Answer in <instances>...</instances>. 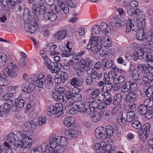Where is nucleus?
Instances as JSON below:
<instances>
[{"instance_id": "obj_11", "label": "nucleus", "mask_w": 153, "mask_h": 153, "mask_svg": "<svg viewBox=\"0 0 153 153\" xmlns=\"http://www.w3.org/2000/svg\"><path fill=\"white\" fill-rule=\"evenodd\" d=\"M138 72L142 75H145L144 74H147L151 71L150 68L144 64H139L137 67Z\"/></svg>"}, {"instance_id": "obj_59", "label": "nucleus", "mask_w": 153, "mask_h": 153, "mask_svg": "<svg viewBox=\"0 0 153 153\" xmlns=\"http://www.w3.org/2000/svg\"><path fill=\"white\" fill-rule=\"evenodd\" d=\"M39 6H37L36 4H33L32 6V10L33 14L36 16L39 15V11H38Z\"/></svg>"}, {"instance_id": "obj_36", "label": "nucleus", "mask_w": 153, "mask_h": 153, "mask_svg": "<svg viewBox=\"0 0 153 153\" xmlns=\"http://www.w3.org/2000/svg\"><path fill=\"white\" fill-rule=\"evenodd\" d=\"M138 112L141 115H144L148 110V108L143 104L140 105L137 108Z\"/></svg>"}, {"instance_id": "obj_24", "label": "nucleus", "mask_w": 153, "mask_h": 153, "mask_svg": "<svg viewBox=\"0 0 153 153\" xmlns=\"http://www.w3.org/2000/svg\"><path fill=\"white\" fill-rule=\"evenodd\" d=\"M57 143L58 146H66L68 143L66 139L64 137L60 136L57 138Z\"/></svg>"}, {"instance_id": "obj_19", "label": "nucleus", "mask_w": 153, "mask_h": 153, "mask_svg": "<svg viewBox=\"0 0 153 153\" xmlns=\"http://www.w3.org/2000/svg\"><path fill=\"white\" fill-rule=\"evenodd\" d=\"M4 145L0 147V153H12V150L9 148V144L4 142Z\"/></svg>"}, {"instance_id": "obj_17", "label": "nucleus", "mask_w": 153, "mask_h": 153, "mask_svg": "<svg viewBox=\"0 0 153 153\" xmlns=\"http://www.w3.org/2000/svg\"><path fill=\"white\" fill-rule=\"evenodd\" d=\"M18 140L16 134H15L14 133H10L8 136L7 140L10 143L14 145L16 142H18Z\"/></svg>"}, {"instance_id": "obj_13", "label": "nucleus", "mask_w": 153, "mask_h": 153, "mask_svg": "<svg viewBox=\"0 0 153 153\" xmlns=\"http://www.w3.org/2000/svg\"><path fill=\"white\" fill-rule=\"evenodd\" d=\"M102 64L104 67L106 68H113L114 64L113 61L109 59H107L106 57L102 59L101 61Z\"/></svg>"}, {"instance_id": "obj_22", "label": "nucleus", "mask_w": 153, "mask_h": 153, "mask_svg": "<svg viewBox=\"0 0 153 153\" xmlns=\"http://www.w3.org/2000/svg\"><path fill=\"white\" fill-rule=\"evenodd\" d=\"M151 37L150 36H147L146 37V43L144 45V48L147 50H153V41L151 40L150 38Z\"/></svg>"}, {"instance_id": "obj_60", "label": "nucleus", "mask_w": 153, "mask_h": 153, "mask_svg": "<svg viewBox=\"0 0 153 153\" xmlns=\"http://www.w3.org/2000/svg\"><path fill=\"white\" fill-rule=\"evenodd\" d=\"M145 94L147 97H151L153 95V89L151 88H148L145 91Z\"/></svg>"}, {"instance_id": "obj_23", "label": "nucleus", "mask_w": 153, "mask_h": 153, "mask_svg": "<svg viewBox=\"0 0 153 153\" xmlns=\"http://www.w3.org/2000/svg\"><path fill=\"white\" fill-rule=\"evenodd\" d=\"M100 28L101 31L104 33V35L106 36H108L110 28L108 27L107 24L105 23L102 22L101 23Z\"/></svg>"}, {"instance_id": "obj_62", "label": "nucleus", "mask_w": 153, "mask_h": 153, "mask_svg": "<svg viewBox=\"0 0 153 153\" xmlns=\"http://www.w3.org/2000/svg\"><path fill=\"white\" fill-rule=\"evenodd\" d=\"M17 5L16 7L18 9V10L19 11H21L24 8V6L22 1L21 0L18 1V3L17 4Z\"/></svg>"}, {"instance_id": "obj_58", "label": "nucleus", "mask_w": 153, "mask_h": 153, "mask_svg": "<svg viewBox=\"0 0 153 153\" xmlns=\"http://www.w3.org/2000/svg\"><path fill=\"white\" fill-rule=\"evenodd\" d=\"M101 49V47L99 45H94L92 48V50L94 54L99 53Z\"/></svg>"}, {"instance_id": "obj_18", "label": "nucleus", "mask_w": 153, "mask_h": 153, "mask_svg": "<svg viewBox=\"0 0 153 153\" xmlns=\"http://www.w3.org/2000/svg\"><path fill=\"white\" fill-rule=\"evenodd\" d=\"M67 35L65 30H61L57 32L54 36L55 39L56 40H61L65 38Z\"/></svg>"}, {"instance_id": "obj_50", "label": "nucleus", "mask_w": 153, "mask_h": 153, "mask_svg": "<svg viewBox=\"0 0 153 153\" xmlns=\"http://www.w3.org/2000/svg\"><path fill=\"white\" fill-rule=\"evenodd\" d=\"M129 82V85L130 86V91H131L134 92L137 91V87L136 82Z\"/></svg>"}, {"instance_id": "obj_55", "label": "nucleus", "mask_w": 153, "mask_h": 153, "mask_svg": "<svg viewBox=\"0 0 153 153\" xmlns=\"http://www.w3.org/2000/svg\"><path fill=\"white\" fill-rule=\"evenodd\" d=\"M38 10H39L38 11H39V15H44L48 10L47 7L44 6V5L39 6Z\"/></svg>"}, {"instance_id": "obj_4", "label": "nucleus", "mask_w": 153, "mask_h": 153, "mask_svg": "<svg viewBox=\"0 0 153 153\" xmlns=\"http://www.w3.org/2000/svg\"><path fill=\"white\" fill-rule=\"evenodd\" d=\"M117 120L122 126H125L126 125V113L123 110L120 111L118 114Z\"/></svg>"}, {"instance_id": "obj_10", "label": "nucleus", "mask_w": 153, "mask_h": 153, "mask_svg": "<svg viewBox=\"0 0 153 153\" xmlns=\"http://www.w3.org/2000/svg\"><path fill=\"white\" fill-rule=\"evenodd\" d=\"M75 108H77L78 111H79L85 115H88L91 112V110L89 108H87L85 107L84 104L81 103H79L78 104L75 105Z\"/></svg>"}, {"instance_id": "obj_9", "label": "nucleus", "mask_w": 153, "mask_h": 153, "mask_svg": "<svg viewBox=\"0 0 153 153\" xmlns=\"http://www.w3.org/2000/svg\"><path fill=\"white\" fill-rule=\"evenodd\" d=\"M33 134V132L31 130L27 131H18L16 134V135L18 138H22L23 139L26 138H28L29 137L31 136Z\"/></svg>"}, {"instance_id": "obj_16", "label": "nucleus", "mask_w": 153, "mask_h": 153, "mask_svg": "<svg viewBox=\"0 0 153 153\" xmlns=\"http://www.w3.org/2000/svg\"><path fill=\"white\" fill-rule=\"evenodd\" d=\"M62 94L58 93L57 92H54L53 93L52 96L54 99L57 102H66V100Z\"/></svg>"}, {"instance_id": "obj_1", "label": "nucleus", "mask_w": 153, "mask_h": 153, "mask_svg": "<svg viewBox=\"0 0 153 153\" xmlns=\"http://www.w3.org/2000/svg\"><path fill=\"white\" fill-rule=\"evenodd\" d=\"M18 65L14 62H10L8 64L6 68L3 71V75H0V86H4L7 82L6 78L14 79L17 76V71L19 69Z\"/></svg>"}, {"instance_id": "obj_42", "label": "nucleus", "mask_w": 153, "mask_h": 153, "mask_svg": "<svg viewBox=\"0 0 153 153\" xmlns=\"http://www.w3.org/2000/svg\"><path fill=\"white\" fill-rule=\"evenodd\" d=\"M142 78L144 83L146 84H151L153 80V78L149 75L147 76L145 75H143Z\"/></svg>"}, {"instance_id": "obj_6", "label": "nucleus", "mask_w": 153, "mask_h": 153, "mask_svg": "<svg viewBox=\"0 0 153 153\" xmlns=\"http://www.w3.org/2000/svg\"><path fill=\"white\" fill-rule=\"evenodd\" d=\"M104 130L105 129L103 127H98L96 129L95 134L97 138L101 140H104L107 138V135Z\"/></svg>"}, {"instance_id": "obj_38", "label": "nucleus", "mask_w": 153, "mask_h": 153, "mask_svg": "<svg viewBox=\"0 0 153 153\" xmlns=\"http://www.w3.org/2000/svg\"><path fill=\"white\" fill-rule=\"evenodd\" d=\"M122 100V95L120 94H117L114 98L113 102L114 104L116 105H119Z\"/></svg>"}, {"instance_id": "obj_30", "label": "nucleus", "mask_w": 153, "mask_h": 153, "mask_svg": "<svg viewBox=\"0 0 153 153\" xmlns=\"http://www.w3.org/2000/svg\"><path fill=\"white\" fill-rule=\"evenodd\" d=\"M80 61L81 62H84V63H82L81 64L84 67L85 66L88 68L92 67L94 64L92 60L89 58H86L85 60L83 59H81Z\"/></svg>"}, {"instance_id": "obj_52", "label": "nucleus", "mask_w": 153, "mask_h": 153, "mask_svg": "<svg viewBox=\"0 0 153 153\" xmlns=\"http://www.w3.org/2000/svg\"><path fill=\"white\" fill-rule=\"evenodd\" d=\"M13 101L11 100H10L7 102H6L4 104V108L8 111H9L10 110L11 108L13 105Z\"/></svg>"}, {"instance_id": "obj_26", "label": "nucleus", "mask_w": 153, "mask_h": 153, "mask_svg": "<svg viewBox=\"0 0 153 153\" xmlns=\"http://www.w3.org/2000/svg\"><path fill=\"white\" fill-rule=\"evenodd\" d=\"M105 133L107 135V138H110L112 136L114 131L113 128L110 125L106 126L105 128Z\"/></svg>"}, {"instance_id": "obj_35", "label": "nucleus", "mask_w": 153, "mask_h": 153, "mask_svg": "<svg viewBox=\"0 0 153 153\" xmlns=\"http://www.w3.org/2000/svg\"><path fill=\"white\" fill-rule=\"evenodd\" d=\"M74 121V119L71 117L65 118L64 120V124L67 127H70L73 125Z\"/></svg>"}, {"instance_id": "obj_12", "label": "nucleus", "mask_w": 153, "mask_h": 153, "mask_svg": "<svg viewBox=\"0 0 153 153\" xmlns=\"http://www.w3.org/2000/svg\"><path fill=\"white\" fill-rule=\"evenodd\" d=\"M110 24L113 27L118 28L123 25V22L118 17H115L114 18L111 20Z\"/></svg>"}, {"instance_id": "obj_45", "label": "nucleus", "mask_w": 153, "mask_h": 153, "mask_svg": "<svg viewBox=\"0 0 153 153\" xmlns=\"http://www.w3.org/2000/svg\"><path fill=\"white\" fill-rule=\"evenodd\" d=\"M127 106L129 111H134L136 109V105L134 101L131 102V101H129L128 103L127 104Z\"/></svg>"}, {"instance_id": "obj_25", "label": "nucleus", "mask_w": 153, "mask_h": 153, "mask_svg": "<svg viewBox=\"0 0 153 153\" xmlns=\"http://www.w3.org/2000/svg\"><path fill=\"white\" fill-rule=\"evenodd\" d=\"M53 68L51 69V72L53 73L59 72L62 67V64L58 62H54L53 63Z\"/></svg>"}, {"instance_id": "obj_54", "label": "nucleus", "mask_w": 153, "mask_h": 153, "mask_svg": "<svg viewBox=\"0 0 153 153\" xmlns=\"http://www.w3.org/2000/svg\"><path fill=\"white\" fill-rule=\"evenodd\" d=\"M55 148V150H51V153L53 152V153H63L64 151V148L60 146H58Z\"/></svg>"}, {"instance_id": "obj_49", "label": "nucleus", "mask_w": 153, "mask_h": 153, "mask_svg": "<svg viewBox=\"0 0 153 153\" xmlns=\"http://www.w3.org/2000/svg\"><path fill=\"white\" fill-rule=\"evenodd\" d=\"M56 75L57 76H59L60 77L62 80V82L63 83H64L65 82L68 76V74L65 72H62L61 75L59 74H57Z\"/></svg>"}, {"instance_id": "obj_15", "label": "nucleus", "mask_w": 153, "mask_h": 153, "mask_svg": "<svg viewBox=\"0 0 153 153\" xmlns=\"http://www.w3.org/2000/svg\"><path fill=\"white\" fill-rule=\"evenodd\" d=\"M65 134L68 138L71 139L76 138L77 136L78 132L75 130L69 129L65 131Z\"/></svg>"}, {"instance_id": "obj_21", "label": "nucleus", "mask_w": 153, "mask_h": 153, "mask_svg": "<svg viewBox=\"0 0 153 153\" xmlns=\"http://www.w3.org/2000/svg\"><path fill=\"white\" fill-rule=\"evenodd\" d=\"M25 29L27 32H30L31 33H34L36 28L30 23V22L26 21L24 23Z\"/></svg>"}, {"instance_id": "obj_5", "label": "nucleus", "mask_w": 153, "mask_h": 153, "mask_svg": "<svg viewBox=\"0 0 153 153\" xmlns=\"http://www.w3.org/2000/svg\"><path fill=\"white\" fill-rule=\"evenodd\" d=\"M83 83V80H80L78 78L76 77H73L70 80V83L76 89L77 93H78L80 91V88H78L82 85Z\"/></svg>"}, {"instance_id": "obj_51", "label": "nucleus", "mask_w": 153, "mask_h": 153, "mask_svg": "<svg viewBox=\"0 0 153 153\" xmlns=\"http://www.w3.org/2000/svg\"><path fill=\"white\" fill-rule=\"evenodd\" d=\"M84 67L82 66H79L76 69V72L77 75L79 76H80L83 75L84 73Z\"/></svg>"}, {"instance_id": "obj_57", "label": "nucleus", "mask_w": 153, "mask_h": 153, "mask_svg": "<svg viewBox=\"0 0 153 153\" xmlns=\"http://www.w3.org/2000/svg\"><path fill=\"white\" fill-rule=\"evenodd\" d=\"M100 90L97 88H94L93 91L89 94V95L95 99L100 92Z\"/></svg>"}, {"instance_id": "obj_43", "label": "nucleus", "mask_w": 153, "mask_h": 153, "mask_svg": "<svg viewBox=\"0 0 153 153\" xmlns=\"http://www.w3.org/2000/svg\"><path fill=\"white\" fill-rule=\"evenodd\" d=\"M137 97V94L134 93V91H131L128 93V94L126 96V98L130 99L131 102L134 101L136 100Z\"/></svg>"}, {"instance_id": "obj_64", "label": "nucleus", "mask_w": 153, "mask_h": 153, "mask_svg": "<svg viewBox=\"0 0 153 153\" xmlns=\"http://www.w3.org/2000/svg\"><path fill=\"white\" fill-rule=\"evenodd\" d=\"M46 118L45 116L41 115L39 118V121L38 122V125L41 126L43 124H45L46 123L45 121Z\"/></svg>"}, {"instance_id": "obj_2", "label": "nucleus", "mask_w": 153, "mask_h": 153, "mask_svg": "<svg viewBox=\"0 0 153 153\" xmlns=\"http://www.w3.org/2000/svg\"><path fill=\"white\" fill-rule=\"evenodd\" d=\"M132 126L135 129L139 130V136L140 139L145 141L147 138L149 134L150 130V125L149 123H146L142 126L141 122L137 120L133 121L132 123Z\"/></svg>"}, {"instance_id": "obj_53", "label": "nucleus", "mask_w": 153, "mask_h": 153, "mask_svg": "<svg viewBox=\"0 0 153 153\" xmlns=\"http://www.w3.org/2000/svg\"><path fill=\"white\" fill-rule=\"evenodd\" d=\"M145 55V56L144 59H146V61L148 62L152 60L153 56L152 52L146 51Z\"/></svg>"}, {"instance_id": "obj_8", "label": "nucleus", "mask_w": 153, "mask_h": 153, "mask_svg": "<svg viewBox=\"0 0 153 153\" xmlns=\"http://www.w3.org/2000/svg\"><path fill=\"white\" fill-rule=\"evenodd\" d=\"M139 25H134L133 21L130 19H129L126 23V31L129 32L132 30L133 31L136 32L139 29Z\"/></svg>"}, {"instance_id": "obj_47", "label": "nucleus", "mask_w": 153, "mask_h": 153, "mask_svg": "<svg viewBox=\"0 0 153 153\" xmlns=\"http://www.w3.org/2000/svg\"><path fill=\"white\" fill-rule=\"evenodd\" d=\"M92 120L94 122H97L100 120V114L98 112L94 113L91 117Z\"/></svg>"}, {"instance_id": "obj_3", "label": "nucleus", "mask_w": 153, "mask_h": 153, "mask_svg": "<svg viewBox=\"0 0 153 153\" xmlns=\"http://www.w3.org/2000/svg\"><path fill=\"white\" fill-rule=\"evenodd\" d=\"M62 105L61 104H56L55 107L50 106L47 109V114L50 116L54 115L56 117H59L62 114Z\"/></svg>"}, {"instance_id": "obj_39", "label": "nucleus", "mask_w": 153, "mask_h": 153, "mask_svg": "<svg viewBox=\"0 0 153 153\" xmlns=\"http://www.w3.org/2000/svg\"><path fill=\"white\" fill-rule=\"evenodd\" d=\"M74 53V52L72 50V49H68V50H64L61 53V56L63 57H69L73 55Z\"/></svg>"}, {"instance_id": "obj_48", "label": "nucleus", "mask_w": 153, "mask_h": 153, "mask_svg": "<svg viewBox=\"0 0 153 153\" xmlns=\"http://www.w3.org/2000/svg\"><path fill=\"white\" fill-rule=\"evenodd\" d=\"M45 61V64L48 69L53 68V65L52 64L51 60L47 57L43 59Z\"/></svg>"}, {"instance_id": "obj_31", "label": "nucleus", "mask_w": 153, "mask_h": 153, "mask_svg": "<svg viewBox=\"0 0 153 153\" xmlns=\"http://www.w3.org/2000/svg\"><path fill=\"white\" fill-rule=\"evenodd\" d=\"M112 88V83H105L103 85V87L101 89L102 92H106L108 94L109 96H110V94L108 92L110 91Z\"/></svg>"}, {"instance_id": "obj_61", "label": "nucleus", "mask_w": 153, "mask_h": 153, "mask_svg": "<svg viewBox=\"0 0 153 153\" xmlns=\"http://www.w3.org/2000/svg\"><path fill=\"white\" fill-rule=\"evenodd\" d=\"M98 39L97 37L93 36L92 39H90L89 43H92L93 45H98Z\"/></svg>"}, {"instance_id": "obj_46", "label": "nucleus", "mask_w": 153, "mask_h": 153, "mask_svg": "<svg viewBox=\"0 0 153 153\" xmlns=\"http://www.w3.org/2000/svg\"><path fill=\"white\" fill-rule=\"evenodd\" d=\"M143 75L140 74V75L139 73H138L137 71L134 69L132 71V76L133 79L135 80H138L140 78H142Z\"/></svg>"}, {"instance_id": "obj_27", "label": "nucleus", "mask_w": 153, "mask_h": 153, "mask_svg": "<svg viewBox=\"0 0 153 153\" xmlns=\"http://www.w3.org/2000/svg\"><path fill=\"white\" fill-rule=\"evenodd\" d=\"M32 143L31 138L29 137L26 138L23 140V143H22V148L26 149L29 147L31 145Z\"/></svg>"}, {"instance_id": "obj_33", "label": "nucleus", "mask_w": 153, "mask_h": 153, "mask_svg": "<svg viewBox=\"0 0 153 153\" xmlns=\"http://www.w3.org/2000/svg\"><path fill=\"white\" fill-rule=\"evenodd\" d=\"M135 114L134 111H129L126 113V121L129 123L133 120L135 117Z\"/></svg>"}, {"instance_id": "obj_41", "label": "nucleus", "mask_w": 153, "mask_h": 153, "mask_svg": "<svg viewBox=\"0 0 153 153\" xmlns=\"http://www.w3.org/2000/svg\"><path fill=\"white\" fill-rule=\"evenodd\" d=\"M50 147L52 149L55 148L57 146V138L51 137L49 140Z\"/></svg>"}, {"instance_id": "obj_7", "label": "nucleus", "mask_w": 153, "mask_h": 153, "mask_svg": "<svg viewBox=\"0 0 153 153\" xmlns=\"http://www.w3.org/2000/svg\"><path fill=\"white\" fill-rule=\"evenodd\" d=\"M46 78L44 73H40L36 78L35 81L36 85L39 88H42L45 85Z\"/></svg>"}, {"instance_id": "obj_14", "label": "nucleus", "mask_w": 153, "mask_h": 153, "mask_svg": "<svg viewBox=\"0 0 153 153\" xmlns=\"http://www.w3.org/2000/svg\"><path fill=\"white\" fill-rule=\"evenodd\" d=\"M64 95L65 96L64 98L66 101L71 99L72 100V102H70L69 104L70 105H72L75 103L74 101L73 100L74 97L75 93H72L70 91H67L65 92Z\"/></svg>"}, {"instance_id": "obj_29", "label": "nucleus", "mask_w": 153, "mask_h": 153, "mask_svg": "<svg viewBox=\"0 0 153 153\" xmlns=\"http://www.w3.org/2000/svg\"><path fill=\"white\" fill-rule=\"evenodd\" d=\"M136 36L138 40L141 41L143 40L146 36L144 29L143 28H140L136 33Z\"/></svg>"}, {"instance_id": "obj_44", "label": "nucleus", "mask_w": 153, "mask_h": 153, "mask_svg": "<svg viewBox=\"0 0 153 153\" xmlns=\"http://www.w3.org/2000/svg\"><path fill=\"white\" fill-rule=\"evenodd\" d=\"M25 104V102L23 99H20L16 98L15 101V104L19 108H21L23 107Z\"/></svg>"}, {"instance_id": "obj_56", "label": "nucleus", "mask_w": 153, "mask_h": 153, "mask_svg": "<svg viewBox=\"0 0 153 153\" xmlns=\"http://www.w3.org/2000/svg\"><path fill=\"white\" fill-rule=\"evenodd\" d=\"M143 105L147 108L148 107L150 108L153 105V102L151 99H148L144 100Z\"/></svg>"}, {"instance_id": "obj_37", "label": "nucleus", "mask_w": 153, "mask_h": 153, "mask_svg": "<svg viewBox=\"0 0 153 153\" xmlns=\"http://www.w3.org/2000/svg\"><path fill=\"white\" fill-rule=\"evenodd\" d=\"M129 85V81L126 82L123 84L121 87V89L122 92L125 93L130 91V86Z\"/></svg>"}, {"instance_id": "obj_63", "label": "nucleus", "mask_w": 153, "mask_h": 153, "mask_svg": "<svg viewBox=\"0 0 153 153\" xmlns=\"http://www.w3.org/2000/svg\"><path fill=\"white\" fill-rule=\"evenodd\" d=\"M137 52L139 56L140 57L139 59H144L145 58V52H144L143 49L140 48Z\"/></svg>"}, {"instance_id": "obj_20", "label": "nucleus", "mask_w": 153, "mask_h": 153, "mask_svg": "<svg viewBox=\"0 0 153 153\" xmlns=\"http://www.w3.org/2000/svg\"><path fill=\"white\" fill-rule=\"evenodd\" d=\"M46 78V80H45L44 85L47 88L50 89L53 88V85L52 77L50 75H48Z\"/></svg>"}, {"instance_id": "obj_32", "label": "nucleus", "mask_w": 153, "mask_h": 153, "mask_svg": "<svg viewBox=\"0 0 153 153\" xmlns=\"http://www.w3.org/2000/svg\"><path fill=\"white\" fill-rule=\"evenodd\" d=\"M86 73L89 76L94 78V79L97 77V72L93 68L88 69L86 71Z\"/></svg>"}, {"instance_id": "obj_34", "label": "nucleus", "mask_w": 153, "mask_h": 153, "mask_svg": "<svg viewBox=\"0 0 153 153\" xmlns=\"http://www.w3.org/2000/svg\"><path fill=\"white\" fill-rule=\"evenodd\" d=\"M29 22H30V23L36 28L38 27H41L40 25V21L39 19L37 17L33 19L32 20H30Z\"/></svg>"}, {"instance_id": "obj_28", "label": "nucleus", "mask_w": 153, "mask_h": 153, "mask_svg": "<svg viewBox=\"0 0 153 153\" xmlns=\"http://www.w3.org/2000/svg\"><path fill=\"white\" fill-rule=\"evenodd\" d=\"M47 144L44 143L42 144L41 146H38L32 150L31 153H41L43 151L45 148L47 147Z\"/></svg>"}, {"instance_id": "obj_40", "label": "nucleus", "mask_w": 153, "mask_h": 153, "mask_svg": "<svg viewBox=\"0 0 153 153\" xmlns=\"http://www.w3.org/2000/svg\"><path fill=\"white\" fill-rule=\"evenodd\" d=\"M35 85L34 83H30L27 87L26 90L22 89V91L27 93H30L35 89Z\"/></svg>"}]
</instances>
